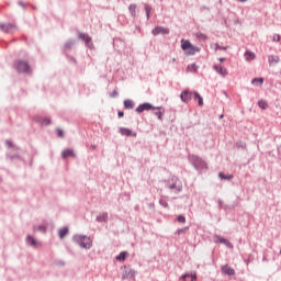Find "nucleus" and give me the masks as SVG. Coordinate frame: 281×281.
Segmentation results:
<instances>
[{"label": "nucleus", "instance_id": "obj_1", "mask_svg": "<svg viewBox=\"0 0 281 281\" xmlns=\"http://www.w3.org/2000/svg\"><path fill=\"white\" fill-rule=\"evenodd\" d=\"M181 49L184 50L187 56H194V54L200 52L199 47L192 45L188 40H181Z\"/></svg>", "mask_w": 281, "mask_h": 281}, {"label": "nucleus", "instance_id": "obj_2", "mask_svg": "<svg viewBox=\"0 0 281 281\" xmlns=\"http://www.w3.org/2000/svg\"><path fill=\"white\" fill-rule=\"evenodd\" d=\"M75 243L81 247V249H91V238L82 235L74 237Z\"/></svg>", "mask_w": 281, "mask_h": 281}, {"label": "nucleus", "instance_id": "obj_3", "mask_svg": "<svg viewBox=\"0 0 281 281\" xmlns=\"http://www.w3.org/2000/svg\"><path fill=\"white\" fill-rule=\"evenodd\" d=\"M123 280L135 281V271L125 267L123 271Z\"/></svg>", "mask_w": 281, "mask_h": 281}, {"label": "nucleus", "instance_id": "obj_4", "mask_svg": "<svg viewBox=\"0 0 281 281\" xmlns=\"http://www.w3.org/2000/svg\"><path fill=\"white\" fill-rule=\"evenodd\" d=\"M16 69L19 71V74H26L27 71H30V65H27V63L20 60L18 61V66Z\"/></svg>", "mask_w": 281, "mask_h": 281}, {"label": "nucleus", "instance_id": "obj_5", "mask_svg": "<svg viewBox=\"0 0 281 281\" xmlns=\"http://www.w3.org/2000/svg\"><path fill=\"white\" fill-rule=\"evenodd\" d=\"M0 30L5 32V34H12L13 32H16V26L14 24H0Z\"/></svg>", "mask_w": 281, "mask_h": 281}, {"label": "nucleus", "instance_id": "obj_6", "mask_svg": "<svg viewBox=\"0 0 281 281\" xmlns=\"http://www.w3.org/2000/svg\"><path fill=\"white\" fill-rule=\"evenodd\" d=\"M120 133L124 137H137V133H135V132H133V131H131L130 128H126V127H121Z\"/></svg>", "mask_w": 281, "mask_h": 281}, {"label": "nucleus", "instance_id": "obj_7", "mask_svg": "<svg viewBox=\"0 0 281 281\" xmlns=\"http://www.w3.org/2000/svg\"><path fill=\"white\" fill-rule=\"evenodd\" d=\"M180 100L188 104V102L192 100V92H190L189 90L182 91V93L180 94Z\"/></svg>", "mask_w": 281, "mask_h": 281}, {"label": "nucleus", "instance_id": "obj_8", "mask_svg": "<svg viewBox=\"0 0 281 281\" xmlns=\"http://www.w3.org/2000/svg\"><path fill=\"white\" fill-rule=\"evenodd\" d=\"M154 36H157L158 34H169L170 31L164 26H156L153 31H151Z\"/></svg>", "mask_w": 281, "mask_h": 281}, {"label": "nucleus", "instance_id": "obj_9", "mask_svg": "<svg viewBox=\"0 0 281 281\" xmlns=\"http://www.w3.org/2000/svg\"><path fill=\"white\" fill-rule=\"evenodd\" d=\"M26 243L31 247H41V241L36 240L33 236H27L26 237Z\"/></svg>", "mask_w": 281, "mask_h": 281}, {"label": "nucleus", "instance_id": "obj_10", "mask_svg": "<svg viewBox=\"0 0 281 281\" xmlns=\"http://www.w3.org/2000/svg\"><path fill=\"white\" fill-rule=\"evenodd\" d=\"M213 69L216 74H220V76H227V68H223L221 65H215Z\"/></svg>", "mask_w": 281, "mask_h": 281}, {"label": "nucleus", "instance_id": "obj_11", "mask_svg": "<svg viewBox=\"0 0 281 281\" xmlns=\"http://www.w3.org/2000/svg\"><path fill=\"white\" fill-rule=\"evenodd\" d=\"M150 109H153V105L150 103H144L142 105H139L136 111L137 113H144V111H150Z\"/></svg>", "mask_w": 281, "mask_h": 281}, {"label": "nucleus", "instance_id": "obj_12", "mask_svg": "<svg viewBox=\"0 0 281 281\" xmlns=\"http://www.w3.org/2000/svg\"><path fill=\"white\" fill-rule=\"evenodd\" d=\"M222 271H223V273H225V276H234L236 273L234 268L229 267L228 265L223 266Z\"/></svg>", "mask_w": 281, "mask_h": 281}, {"label": "nucleus", "instance_id": "obj_13", "mask_svg": "<svg viewBox=\"0 0 281 281\" xmlns=\"http://www.w3.org/2000/svg\"><path fill=\"white\" fill-rule=\"evenodd\" d=\"M246 60L248 63H250V60H256V54L251 50H247L245 54H244Z\"/></svg>", "mask_w": 281, "mask_h": 281}, {"label": "nucleus", "instance_id": "obj_14", "mask_svg": "<svg viewBox=\"0 0 281 281\" xmlns=\"http://www.w3.org/2000/svg\"><path fill=\"white\" fill-rule=\"evenodd\" d=\"M268 63H269V65H278V63H280V57L270 55L268 57Z\"/></svg>", "mask_w": 281, "mask_h": 281}, {"label": "nucleus", "instance_id": "obj_15", "mask_svg": "<svg viewBox=\"0 0 281 281\" xmlns=\"http://www.w3.org/2000/svg\"><path fill=\"white\" fill-rule=\"evenodd\" d=\"M63 159H67V157H75L72 149H66L61 153Z\"/></svg>", "mask_w": 281, "mask_h": 281}, {"label": "nucleus", "instance_id": "obj_16", "mask_svg": "<svg viewBox=\"0 0 281 281\" xmlns=\"http://www.w3.org/2000/svg\"><path fill=\"white\" fill-rule=\"evenodd\" d=\"M181 280H184V281H196V273H194V274H183L181 277Z\"/></svg>", "mask_w": 281, "mask_h": 281}, {"label": "nucleus", "instance_id": "obj_17", "mask_svg": "<svg viewBox=\"0 0 281 281\" xmlns=\"http://www.w3.org/2000/svg\"><path fill=\"white\" fill-rule=\"evenodd\" d=\"M79 38H81V41H85L86 45H89V43H91V37H89V35L85 33H79Z\"/></svg>", "mask_w": 281, "mask_h": 281}, {"label": "nucleus", "instance_id": "obj_18", "mask_svg": "<svg viewBox=\"0 0 281 281\" xmlns=\"http://www.w3.org/2000/svg\"><path fill=\"white\" fill-rule=\"evenodd\" d=\"M59 238H65L67 234H69V228L68 227H63L59 229Z\"/></svg>", "mask_w": 281, "mask_h": 281}, {"label": "nucleus", "instance_id": "obj_19", "mask_svg": "<svg viewBox=\"0 0 281 281\" xmlns=\"http://www.w3.org/2000/svg\"><path fill=\"white\" fill-rule=\"evenodd\" d=\"M106 218H109V214L108 213H102L97 217V221L99 223H104V221H106Z\"/></svg>", "mask_w": 281, "mask_h": 281}, {"label": "nucleus", "instance_id": "obj_20", "mask_svg": "<svg viewBox=\"0 0 281 281\" xmlns=\"http://www.w3.org/2000/svg\"><path fill=\"white\" fill-rule=\"evenodd\" d=\"M194 100H198L199 106H203V97L198 92H194Z\"/></svg>", "mask_w": 281, "mask_h": 281}, {"label": "nucleus", "instance_id": "obj_21", "mask_svg": "<svg viewBox=\"0 0 281 281\" xmlns=\"http://www.w3.org/2000/svg\"><path fill=\"white\" fill-rule=\"evenodd\" d=\"M128 10H130L132 16H136V14H137V12H136L137 5L136 4H131Z\"/></svg>", "mask_w": 281, "mask_h": 281}, {"label": "nucleus", "instance_id": "obj_22", "mask_svg": "<svg viewBox=\"0 0 281 281\" xmlns=\"http://www.w3.org/2000/svg\"><path fill=\"white\" fill-rule=\"evenodd\" d=\"M128 258V252L123 251L119 256H116V260H126Z\"/></svg>", "mask_w": 281, "mask_h": 281}, {"label": "nucleus", "instance_id": "obj_23", "mask_svg": "<svg viewBox=\"0 0 281 281\" xmlns=\"http://www.w3.org/2000/svg\"><path fill=\"white\" fill-rule=\"evenodd\" d=\"M258 106L260 108V109H268V106H269V104L267 103V101H265V100H260L259 102H258Z\"/></svg>", "mask_w": 281, "mask_h": 281}, {"label": "nucleus", "instance_id": "obj_24", "mask_svg": "<svg viewBox=\"0 0 281 281\" xmlns=\"http://www.w3.org/2000/svg\"><path fill=\"white\" fill-rule=\"evenodd\" d=\"M153 8L149 4H145V12L147 14V19H150V12Z\"/></svg>", "mask_w": 281, "mask_h": 281}, {"label": "nucleus", "instance_id": "obj_25", "mask_svg": "<svg viewBox=\"0 0 281 281\" xmlns=\"http://www.w3.org/2000/svg\"><path fill=\"white\" fill-rule=\"evenodd\" d=\"M196 38H199L200 41H205L207 38V35H205L204 33L198 32Z\"/></svg>", "mask_w": 281, "mask_h": 281}, {"label": "nucleus", "instance_id": "obj_26", "mask_svg": "<svg viewBox=\"0 0 281 281\" xmlns=\"http://www.w3.org/2000/svg\"><path fill=\"white\" fill-rule=\"evenodd\" d=\"M124 106H125V109H133L134 104L131 100H125Z\"/></svg>", "mask_w": 281, "mask_h": 281}, {"label": "nucleus", "instance_id": "obj_27", "mask_svg": "<svg viewBox=\"0 0 281 281\" xmlns=\"http://www.w3.org/2000/svg\"><path fill=\"white\" fill-rule=\"evenodd\" d=\"M220 179L232 180V179H234V176L233 175L225 176V175H223V172H220Z\"/></svg>", "mask_w": 281, "mask_h": 281}, {"label": "nucleus", "instance_id": "obj_28", "mask_svg": "<svg viewBox=\"0 0 281 281\" xmlns=\"http://www.w3.org/2000/svg\"><path fill=\"white\" fill-rule=\"evenodd\" d=\"M42 126H49L52 124V121L49 119H44L41 121Z\"/></svg>", "mask_w": 281, "mask_h": 281}, {"label": "nucleus", "instance_id": "obj_29", "mask_svg": "<svg viewBox=\"0 0 281 281\" xmlns=\"http://www.w3.org/2000/svg\"><path fill=\"white\" fill-rule=\"evenodd\" d=\"M257 82H259V85H262L265 82V79H262V78H255L252 80V85H256Z\"/></svg>", "mask_w": 281, "mask_h": 281}, {"label": "nucleus", "instance_id": "obj_30", "mask_svg": "<svg viewBox=\"0 0 281 281\" xmlns=\"http://www.w3.org/2000/svg\"><path fill=\"white\" fill-rule=\"evenodd\" d=\"M220 243H223L224 245H227V247H232V244L225 238H220Z\"/></svg>", "mask_w": 281, "mask_h": 281}, {"label": "nucleus", "instance_id": "obj_31", "mask_svg": "<svg viewBox=\"0 0 281 281\" xmlns=\"http://www.w3.org/2000/svg\"><path fill=\"white\" fill-rule=\"evenodd\" d=\"M177 221H178V223H186V216L179 215Z\"/></svg>", "mask_w": 281, "mask_h": 281}, {"label": "nucleus", "instance_id": "obj_32", "mask_svg": "<svg viewBox=\"0 0 281 281\" xmlns=\"http://www.w3.org/2000/svg\"><path fill=\"white\" fill-rule=\"evenodd\" d=\"M184 232H188V227L178 229L179 235L183 234Z\"/></svg>", "mask_w": 281, "mask_h": 281}, {"label": "nucleus", "instance_id": "obj_33", "mask_svg": "<svg viewBox=\"0 0 281 281\" xmlns=\"http://www.w3.org/2000/svg\"><path fill=\"white\" fill-rule=\"evenodd\" d=\"M57 135L58 137H63L64 133H63V130L61 128H57Z\"/></svg>", "mask_w": 281, "mask_h": 281}, {"label": "nucleus", "instance_id": "obj_34", "mask_svg": "<svg viewBox=\"0 0 281 281\" xmlns=\"http://www.w3.org/2000/svg\"><path fill=\"white\" fill-rule=\"evenodd\" d=\"M160 205H162V207H168V202L160 200Z\"/></svg>", "mask_w": 281, "mask_h": 281}, {"label": "nucleus", "instance_id": "obj_35", "mask_svg": "<svg viewBox=\"0 0 281 281\" xmlns=\"http://www.w3.org/2000/svg\"><path fill=\"white\" fill-rule=\"evenodd\" d=\"M273 41L279 42V41H280V35H278V34H277V35H274V36H273Z\"/></svg>", "mask_w": 281, "mask_h": 281}, {"label": "nucleus", "instance_id": "obj_36", "mask_svg": "<svg viewBox=\"0 0 281 281\" xmlns=\"http://www.w3.org/2000/svg\"><path fill=\"white\" fill-rule=\"evenodd\" d=\"M158 120H161V112H156Z\"/></svg>", "mask_w": 281, "mask_h": 281}, {"label": "nucleus", "instance_id": "obj_37", "mask_svg": "<svg viewBox=\"0 0 281 281\" xmlns=\"http://www.w3.org/2000/svg\"><path fill=\"white\" fill-rule=\"evenodd\" d=\"M35 229L44 231V229H45V226H38V227H36Z\"/></svg>", "mask_w": 281, "mask_h": 281}, {"label": "nucleus", "instance_id": "obj_38", "mask_svg": "<svg viewBox=\"0 0 281 281\" xmlns=\"http://www.w3.org/2000/svg\"><path fill=\"white\" fill-rule=\"evenodd\" d=\"M119 117H124V112L120 111L119 112Z\"/></svg>", "mask_w": 281, "mask_h": 281}, {"label": "nucleus", "instance_id": "obj_39", "mask_svg": "<svg viewBox=\"0 0 281 281\" xmlns=\"http://www.w3.org/2000/svg\"><path fill=\"white\" fill-rule=\"evenodd\" d=\"M220 63H225V58H220Z\"/></svg>", "mask_w": 281, "mask_h": 281}, {"label": "nucleus", "instance_id": "obj_40", "mask_svg": "<svg viewBox=\"0 0 281 281\" xmlns=\"http://www.w3.org/2000/svg\"><path fill=\"white\" fill-rule=\"evenodd\" d=\"M8 146H12V143L10 140H7Z\"/></svg>", "mask_w": 281, "mask_h": 281}, {"label": "nucleus", "instance_id": "obj_41", "mask_svg": "<svg viewBox=\"0 0 281 281\" xmlns=\"http://www.w3.org/2000/svg\"><path fill=\"white\" fill-rule=\"evenodd\" d=\"M238 1H240L241 3H246L247 0H238Z\"/></svg>", "mask_w": 281, "mask_h": 281}, {"label": "nucleus", "instance_id": "obj_42", "mask_svg": "<svg viewBox=\"0 0 281 281\" xmlns=\"http://www.w3.org/2000/svg\"><path fill=\"white\" fill-rule=\"evenodd\" d=\"M191 67H192L193 69H196V66H195V65H192Z\"/></svg>", "mask_w": 281, "mask_h": 281}]
</instances>
